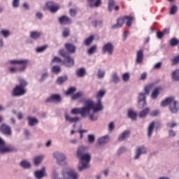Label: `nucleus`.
<instances>
[{
    "instance_id": "nucleus-57",
    "label": "nucleus",
    "mask_w": 179,
    "mask_h": 179,
    "mask_svg": "<svg viewBox=\"0 0 179 179\" xmlns=\"http://www.w3.org/2000/svg\"><path fill=\"white\" fill-rule=\"evenodd\" d=\"M87 141L89 143H94V141H96V137L93 134H89L87 136Z\"/></svg>"
},
{
    "instance_id": "nucleus-8",
    "label": "nucleus",
    "mask_w": 179,
    "mask_h": 179,
    "mask_svg": "<svg viewBox=\"0 0 179 179\" xmlns=\"http://www.w3.org/2000/svg\"><path fill=\"white\" fill-rule=\"evenodd\" d=\"M148 153V148L145 145L137 146L135 151L134 160H138L142 156V155H146Z\"/></svg>"
},
{
    "instance_id": "nucleus-16",
    "label": "nucleus",
    "mask_w": 179,
    "mask_h": 179,
    "mask_svg": "<svg viewBox=\"0 0 179 179\" xmlns=\"http://www.w3.org/2000/svg\"><path fill=\"white\" fill-rule=\"evenodd\" d=\"M146 94L141 92L138 94V104L141 108L146 106Z\"/></svg>"
},
{
    "instance_id": "nucleus-6",
    "label": "nucleus",
    "mask_w": 179,
    "mask_h": 179,
    "mask_svg": "<svg viewBox=\"0 0 179 179\" xmlns=\"http://www.w3.org/2000/svg\"><path fill=\"white\" fill-rule=\"evenodd\" d=\"M78 159L81 163V165L78 166V170L79 171H84V170H86V169L89 167V163H90L92 155L88 152L81 157H78Z\"/></svg>"
},
{
    "instance_id": "nucleus-31",
    "label": "nucleus",
    "mask_w": 179,
    "mask_h": 179,
    "mask_svg": "<svg viewBox=\"0 0 179 179\" xmlns=\"http://www.w3.org/2000/svg\"><path fill=\"white\" fill-rule=\"evenodd\" d=\"M129 135H131V131H129V130H125L121 134H120L118 137V141L122 142V141H125V139L129 138Z\"/></svg>"
},
{
    "instance_id": "nucleus-44",
    "label": "nucleus",
    "mask_w": 179,
    "mask_h": 179,
    "mask_svg": "<svg viewBox=\"0 0 179 179\" xmlns=\"http://www.w3.org/2000/svg\"><path fill=\"white\" fill-rule=\"evenodd\" d=\"M94 40V36L93 35L89 36L87 39L84 41L85 45L89 46Z\"/></svg>"
},
{
    "instance_id": "nucleus-45",
    "label": "nucleus",
    "mask_w": 179,
    "mask_h": 179,
    "mask_svg": "<svg viewBox=\"0 0 179 179\" xmlns=\"http://www.w3.org/2000/svg\"><path fill=\"white\" fill-rule=\"evenodd\" d=\"M68 80V76H60L57 80V85H62L64 82H66Z\"/></svg>"
},
{
    "instance_id": "nucleus-7",
    "label": "nucleus",
    "mask_w": 179,
    "mask_h": 179,
    "mask_svg": "<svg viewBox=\"0 0 179 179\" xmlns=\"http://www.w3.org/2000/svg\"><path fill=\"white\" fill-rule=\"evenodd\" d=\"M53 157L56 159V162L59 166L66 165V155L63 152L57 151L53 153Z\"/></svg>"
},
{
    "instance_id": "nucleus-61",
    "label": "nucleus",
    "mask_w": 179,
    "mask_h": 179,
    "mask_svg": "<svg viewBox=\"0 0 179 179\" xmlns=\"http://www.w3.org/2000/svg\"><path fill=\"white\" fill-rule=\"evenodd\" d=\"M150 89H152V85L145 86L144 88V91H145L144 94H146V95L149 94L150 92Z\"/></svg>"
},
{
    "instance_id": "nucleus-64",
    "label": "nucleus",
    "mask_w": 179,
    "mask_h": 179,
    "mask_svg": "<svg viewBox=\"0 0 179 179\" xmlns=\"http://www.w3.org/2000/svg\"><path fill=\"white\" fill-rule=\"evenodd\" d=\"M46 49H47V46H41L36 48V52H44V51H45Z\"/></svg>"
},
{
    "instance_id": "nucleus-37",
    "label": "nucleus",
    "mask_w": 179,
    "mask_h": 179,
    "mask_svg": "<svg viewBox=\"0 0 179 179\" xmlns=\"http://www.w3.org/2000/svg\"><path fill=\"white\" fill-rule=\"evenodd\" d=\"M160 93V88L156 87L151 94V99L152 100H156L157 97H159V94Z\"/></svg>"
},
{
    "instance_id": "nucleus-11",
    "label": "nucleus",
    "mask_w": 179,
    "mask_h": 179,
    "mask_svg": "<svg viewBox=\"0 0 179 179\" xmlns=\"http://www.w3.org/2000/svg\"><path fill=\"white\" fill-rule=\"evenodd\" d=\"M26 92V88H22L20 86L16 85L13 90L12 96L14 97H20V96H24Z\"/></svg>"
},
{
    "instance_id": "nucleus-62",
    "label": "nucleus",
    "mask_w": 179,
    "mask_h": 179,
    "mask_svg": "<svg viewBox=\"0 0 179 179\" xmlns=\"http://www.w3.org/2000/svg\"><path fill=\"white\" fill-rule=\"evenodd\" d=\"M70 30L69 28H65L63 31V37H68V36H69V33H70Z\"/></svg>"
},
{
    "instance_id": "nucleus-13",
    "label": "nucleus",
    "mask_w": 179,
    "mask_h": 179,
    "mask_svg": "<svg viewBox=\"0 0 179 179\" xmlns=\"http://www.w3.org/2000/svg\"><path fill=\"white\" fill-rule=\"evenodd\" d=\"M45 6L51 13H55L59 10V6L56 5L55 3L52 1H50L45 3Z\"/></svg>"
},
{
    "instance_id": "nucleus-60",
    "label": "nucleus",
    "mask_w": 179,
    "mask_h": 179,
    "mask_svg": "<svg viewBox=\"0 0 179 179\" xmlns=\"http://www.w3.org/2000/svg\"><path fill=\"white\" fill-rule=\"evenodd\" d=\"M23 9H24V10H30V4H29V3L27 2H24L22 5Z\"/></svg>"
},
{
    "instance_id": "nucleus-46",
    "label": "nucleus",
    "mask_w": 179,
    "mask_h": 179,
    "mask_svg": "<svg viewBox=\"0 0 179 179\" xmlns=\"http://www.w3.org/2000/svg\"><path fill=\"white\" fill-rule=\"evenodd\" d=\"M129 79H131V75L129 74V73H124L122 75V80H123V82H129Z\"/></svg>"
},
{
    "instance_id": "nucleus-10",
    "label": "nucleus",
    "mask_w": 179,
    "mask_h": 179,
    "mask_svg": "<svg viewBox=\"0 0 179 179\" xmlns=\"http://www.w3.org/2000/svg\"><path fill=\"white\" fill-rule=\"evenodd\" d=\"M13 150H15V147H13V145H5V141L1 140V142L0 143V153L1 155H4V153H9L10 152H13Z\"/></svg>"
},
{
    "instance_id": "nucleus-1",
    "label": "nucleus",
    "mask_w": 179,
    "mask_h": 179,
    "mask_svg": "<svg viewBox=\"0 0 179 179\" xmlns=\"http://www.w3.org/2000/svg\"><path fill=\"white\" fill-rule=\"evenodd\" d=\"M30 63L29 59H11L8 62L10 65H21L20 67L10 66L8 72L10 73H17V72H24L27 69V66Z\"/></svg>"
},
{
    "instance_id": "nucleus-12",
    "label": "nucleus",
    "mask_w": 179,
    "mask_h": 179,
    "mask_svg": "<svg viewBox=\"0 0 179 179\" xmlns=\"http://www.w3.org/2000/svg\"><path fill=\"white\" fill-rule=\"evenodd\" d=\"M62 97L59 94H53L46 99V103H61Z\"/></svg>"
},
{
    "instance_id": "nucleus-18",
    "label": "nucleus",
    "mask_w": 179,
    "mask_h": 179,
    "mask_svg": "<svg viewBox=\"0 0 179 179\" xmlns=\"http://www.w3.org/2000/svg\"><path fill=\"white\" fill-rule=\"evenodd\" d=\"M124 23H125V16L120 17L117 18V23L112 26V29L113 30H117V29H120V27H122Z\"/></svg>"
},
{
    "instance_id": "nucleus-52",
    "label": "nucleus",
    "mask_w": 179,
    "mask_h": 179,
    "mask_svg": "<svg viewBox=\"0 0 179 179\" xmlns=\"http://www.w3.org/2000/svg\"><path fill=\"white\" fill-rule=\"evenodd\" d=\"M76 92V88L75 87H70L66 92V96H70V94H73Z\"/></svg>"
},
{
    "instance_id": "nucleus-25",
    "label": "nucleus",
    "mask_w": 179,
    "mask_h": 179,
    "mask_svg": "<svg viewBox=\"0 0 179 179\" xmlns=\"http://www.w3.org/2000/svg\"><path fill=\"white\" fill-rule=\"evenodd\" d=\"M87 148L83 145L80 146L77 150V157H80L84 156V155H87Z\"/></svg>"
},
{
    "instance_id": "nucleus-56",
    "label": "nucleus",
    "mask_w": 179,
    "mask_h": 179,
    "mask_svg": "<svg viewBox=\"0 0 179 179\" xmlns=\"http://www.w3.org/2000/svg\"><path fill=\"white\" fill-rule=\"evenodd\" d=\"M177 10H178V7L176 5L172 6L170 9V15H176Z\"/></svg>"
},
{
    "instance_id": "nucleus-15",
    "label": "nucleus",
    "mask_w": 179,
    "mask_h": 179,
    "mask_svg": "<svg viewBox=\"0 0 179 179\" xmlns=\"http://www.w3.org/2000/svg\"><path fill=\"white\" fill-rule=\"evenodd\" d=\"M99 111L101 110H96L94 112V106H93L90 108L89 113H86V115L90 117L91 121H97V120H99V115H96V113H99Z\"/></svg>"
},
{
    "instance_id": "nucleus-9",
    "label": "nucleus",
    "mask_w": 179,
    "mask_h": 179,
    "mask_svg": "<svg viewBox=\"0 0 179 179\" xmlns=\"http://www.w3.org/2000/svg\"><path fill=\"white\" fill-rule=\"evenodd\" d=\"M103 54L113 55L114 54V44L111 42H108L102 46Z\"/></svg>"
},
{
    "instance_id": "nucleus-53",
    "label": "nucleus",
    "mask_w": 179,
    "mask_h": 179,
    "mask_svg": "<svg viewBox=\"0 0 179 179\" xmlns=\"http://www.w3.org/2000/svg\"><path fill=\"white\" fill-rule=\"evenodd\" d=\"M125 152H127V148L122 146L118 148L117 155V156H121V155H122V153H125Z\"/></svg>"
},
{
    "instance_id": "nucleus-30",
    "label": "nucleus",
    "mask_w": 179,
    "mask_h": 179,
    "mask_svg": "<svg viewBox=\"0 0 179 179\" xmlns=\"http://www.w3.org/2000/svg\"><path fill=\"white\" fill-rule=\"evenodd\" d=\"M173 100H174V97L173 96H170L165 99L161 102V107H167V106H171Z\"/></svg>"
},
{
    "instance_id": "nucleus-32",
    "label": "nucleus",
    "mask_w": 179,
    "mask_h": 179,
    "mask_svg": "<svg viewBox=\"0 0 179 179\" xmlns=\"http://www.w3.org/2000/svg\"><path fill=\"white\" fill-rule=\"evenodd\" d=\"M59 166H53L52 172V178L61 179L58 177V176L59 175Z\"/></svg>"
},
{
    "instance_id": "nucleus-50",
    "label": "nucleus",
    "mask_w": 179,
    "mask_h": 179,
    "mask_svg": "<svg viewBox=\"0 0 179 179\" xmlns=\"http://www.w3.org/2000/svg\"><path fill=\"white\" fill-rule=\"evenodd\" d=\"M96 51H97V45H94L90 48V49L87 51V53L89 55H93V54H94Z\"/></svg>"
},
{
    "instance_id": "nucleus-2",
    "label": "nucleus",
    "mask_w": 179,
    "mask_h": 179,
    "mask_svg": "<svg viewBox=\"0 0 179 179\" xmlns=\"http://www.w3.org/2000/svg\"><path fill=\"white\" fill-rule=\"evenodd\" d=\"M106 96V90H99L95 95V97L97 100V102H94L92 100H87V102H90L92 104V107L94 108V111H103V103H101V100L103 99V97Z\"/></svg>"
},
{
    "instance_id": "nucleus-19",
    "label": "nucleus",
    "mask_w": 179,
    "mask_h": 179,
    "mask_svg": "<svg viewBox=\"0 0 179 179\" xmlns=\"http://www.w3.org/2000/svg\"><path fill=\"white\" fill-rule=\"evenodd\" d=\"M1 131L4 135H6V136H10L12 135V129L7 124L1 125Z\"/></svg>"
},
{
    "instance_id": "nucleus-24",
    "label": "nucleus",
    "mask_w": 179,
    "mask_h": 179,
    "mask_svg": "<svg viewBox=\"0 0 179 179\" xmlns=\"http://www.w3.org/2000/svg\"><path fill=\"white\" fill-rule=\"evenodd\" d=\"M27 121L29 127H36V125H38V119L35 117L28 116Z\"/></svg>"
},
{
    "instance_id": "nucleus-54",
    "label": "nucleus",
    "mask_w": 179,
    "mask_h": 179,
    "mask_svg": "<svg viewBox=\"0 0 179 179\" xmlns=\"http://www.w3.org/2000/svg\"><path fill=\"white\" fill-rule=\"evenodd\" d=\"M1 34H2L5 38H8V37L10 36V31H9V30L3 29L1 31Z\"/></svg>"
},
{
    "instance_id": "nucleus-27",
    "label": "nucleus",
    "mask_w": 179,
    "mask_h": 179,
    "mask_svg": "<svg viewBox=\"0 0 179 179\" xmlns=\"http://www.w3.org/2000/svg\"><path fill=\"white\" fill-rule=\"evenodd\" d=\"M127 117L132 121H136L138 113L132 109H129L127 110Z\"/></svg>"
},
{
    "instance_id": "nucleus-48",
    "label": "nucleus",
    "mask_w": 179,
    "mask_h": 179,
    "mask_svg": "<svg viewBox=\"0 0 179 179\" xmlns=\"http://www.w3.org/2000/svg\"><path fill=\"white\" fill-rule=\"evenodd\" d=\"M171 62L172 65H178V64H179V55L173 56L171 59Z\"/></svg>"
},
{
    "instance_id": "nucleus-38",
    "label": "nucleus",
    "mask_w": 179,
    "mask_h": 179,
    "mask_svg": "<svg viewBox=\"0 0 179 179\" xmlns=\"http://www.w3.org/2000/svg\"><path fill=\"white\" fill-rule=\"evenodd\" d=\"M43 160H44V155L36 156L34 159V164H35V166H38Z\"/></svg>"
},
{
    "instance_id": "nucleus-23",
    "label": "nucleus",
    "mask_w": 179,
    "mask_h": 179,
    "mask_svg": "<svg viewBox=\"0 0 179 179\" xmlns=\"http://www.w3.org/2000/svg\"><path fill=\"white\" fill-rule=\"evenodd\" d=\"M143 62V50H139L136 54V63L141 64Z\"/></svg>"
},
{
    "instance_id": "nucleus-3",
    "label": "nucleus",
    "mask_w": 179,
    "mask_h": 179,
    "mask_svg": "<svg viewBox=\"0 0 179 179\" xmlns=\"http://www.w3.org/2000/svg\"><path fill=\"white\" fill-rule=\"evenodd\" d=\"M90 108H92V102H87V101H86L84 107L71 109V114H72V115L80 114L81 117H86V114H89V110H90Z\"/></svg>"
},
{
    "instance_id": "nucleus-28",
    "label": "nucleus",
    "mask_w": 179,
    "mask_h": 179,
    "mask_svg": "<svg viewBox=\"0 0 179 179\" xmlns=\"http://www.w3.org/2000/svg\"><path fill=\"white\" fill-rule=\"evenodd\" d=\"M155 125H156L155 122H152L148 125V130H147V136H148V138H150V136H152V135H153V131H155Z\"/></svg>"
},
{
    "instance_id": "nucleus-49",
    "label": "nucleus",
    "mask_w": 179,
    "mask_h": 179,
    "mask_svg": "<svg viewBox=\"0 0 179 179\" xmlns=\"http://www.w3.org/2000/svg\"><path fill=\"white\" fill-rule=\"evenodd\" d=\"M169 44L171 47H176V45H178L179 40L177 38H173L170 40Z\"/></svg>"
},
{
    "instance_id": "nucleus-40",
    "label": "nucleus",
    "mask_w": 179,
    "mask_h": 179,
    "mask_svg": "<svg viewBox=\"0 0 179 179\" xmlns=\"http://www.w3.org/2000/svg\"><path fill=\"white\" fill-rule=\"evenodd\" d=\"M148 113H150V108H145L140 112L138 115L141 118H145Z\"/></svg>"
},
{
    "instance_id": "nucleus-34",
    "label": "nucleus",
    "mask_w": 179,
    "mask_h": 179,
    "mask_svg": "<svg viewBox=\"0 0 179 179\" xmlns=\"http://www.w3.org/2000/svg\"><path fill=\"white\" fill-rule=\"evenodd\" d=\"M108 141H110V137L108 136H103L99 138L97 142L99 145H106V143H108Z\"/></svg>"
},
{
    "instance_id": "nucleus-63",
    "label": "nucleus",
    "mask_w": 179,
    "mask_h": 179,
    "mask_svg": "<svg viewBox=\"0 0 179 179\" xmlns=\"http://www.w3.org/2000/svg\"><path fill=\"white\" fill-rule=\"evenodd\" d=\"M177 125H178V123H177L174 121L168 123L169 128H176V127H177Z\"/></svg>"
},
{
    "instance_id": "nucleus-35",
    "label": "nucleus",
    "mask_w": 179,
    "mask_h": 179,
    "mask_svg": "<svg viewBox=\"0 0 179 179\" xmlns=\"http://www.w3.org/2000/svg\"><path fill=\"white\" fill-rule=\"evenodd\" d=\"M171 79L175 82H179V69H175L172 71Z\"/></svg>"
},
{
    "instance_id": "nucleus-59",
    "label": "nucleus",
    "mask_w": 179,
    "mask_h": 179,
    "mask_svg": "<svg viewBox=\"0 0 179 179\" xmlns=\"http://www.w3.org/2000/svg\"><path fill=\"white\" fill-rule=\"evenodd\" d=\"M47 78H48V73L45 72L41 75V77L39 79V82H44Z\"/></svg>"
},
{
    "instance_id": "nucleus-17",
    "label": "nucleus",
    "mask_w": 179,
    "mask_h": 179,
    "mask_svg": "<svg viewBox=\"0 0 179 179\" xmlns=\"http://www.w3.org/2000/svg\"><path fill=\"white\" fill-rule=\"evenodd\" d=\"M89 8H100L103 1L101 0H87Z\"/></svg>"
},
{
    "instance_id": "nucleus-58",
    "label": "nucleus",
    "mask_w": 179,
    "mask_h": 179,
    "mask_svg": "<svg viewBox=\"0 0 179 179\" xmlns=\"http://www.w3.org/2000/svg\"><path fill=\"white\" fill-rule=\"evenodd\" d=\"M114 3H115V1L114 0H108V10L109 12H112L113 11V9H114Z\"/></svg>"
},
{
    "instance_id": "nucleus-41",
    "label": "nucleus",
    "mask_w": 179,
    "mask_h": 179,
    "mask_svg": "<svg viewBox=\"0 0 179 179\" xmlns=\"http://www.w3.org/2000/svg\"><path fill=\"white\" fill-rule=\"evenodd\" d=\"M20 166H21L22 169H30V167H31V164L28 161L24 160L20 162Z\"/></svg>"
},
{
    "instance_id": "nucleus-33",
    "label": "nucleus",
    "mask_w": 179,
    "mask_h": 179,
    "mask_svg": "<svg viewBox=\"0 0 179 179\" xmlns=\"http://www.w3.org/2000/svg\"><path fill=\"white\" fill-rule=\"evenodd\" d=\"M110 78L113 83H115V85H117V83H120V76H118V73L117 72H113L111 74Z\"/></svg>"
},
{
    "instance_id": "nucleus-22",
    "label": "nucleus",
    "mask_w": 179,
    "mask_h": 179,
    "mask_svg": "<svg viewBox=\"0 0 179 179\" xmlns=\"http://www.w3.org/2000/svg\"><path fill=\"white\" fill-rule=\"evenodd\" d=\"M41 36H43L41 31H32L29 32V37L32 38V40H38Z\"/></svg>"
},
{
    "instance_id": "nucleus-14",
    "label": "nucleus",
    "mask_w": 179,
    "mask_h": 179,
    "mask_svg": "<svg viewBox=\"0 0 179 179\" xmlns=\"http://www.w3.org/2000/svg\"><path fill=\"white\" fill-rule=\"evenodd\" d=\"M169 108L172 114H177L179 111V101L173 99V101L171 102V105H169Z\"/></svg>"
},
{
    "instance_id": "nucleus-43",
    "label": "nucleus",
    "mask_w": 179,
    "mask_h": 179,
    "mask_svg": "<svg viewBox=\"0 0 179 179\" xmlns=\"http://www.w3.org/2000/svg\"><path fill=\"white\" fill-rule=\"evenodd\" d=\"M104 76H106V70L103 69H98L97 77L98 79H104Z\"/></svg>"
},
{
    "instance_id": "nucleus-47",
    "label": "nucleus",
    "mask_w": 179,
    "mask_h": 179,
    "mask_svg": "<svg viewBox=\"0 0 179 179\" xmlns=\"http://www.w3.org/2000/svg\"><path fill=\"white\" fill-rule=\"evenodd\" d=\"M11 6L14 9H17L20 6V0H12Z\"/></svg>"
},
{
    "instance_id": "nucleus-21",
    "label": "nucleus",
    "mask_w": 179,
    "mask_h": 179,
    "mask_svg": "<svg viewBox=\"0 0 179 179\" xmlns=\"http://www.w3.org/2000/svg\"><path fill=\"white\" fill-rule=\"evenodd\" d=\"M59 22L62 25L71 24L72 23V20L66 15H62L59 18Z\"/></svg>"
},
{
    "instance_id": "nucleus-42",
    "label": "nucleus",
    "mask_w": 179,
    "mask_h": 179,
    "mask_svg": "<svg viewBox=\"0 0 179 179\" xmlns=\"http://www.w3.org/2000/svg\"><path fill=\"white\" fill-rule=\"evenodd\" d=\"M19 85H17V86H20V87H22V89H26V86H27L28 83L27 81L23 78H20L19 80Z\"/></svg>"
},
{
    "instance_id": "nucleus-4",
    "label": "nucleus",
    "mask_w": 179,
    "mask_h": 179,
    "mask_svg": "<svg viewBox=\"0 0 179 179\" xmlns=\"http://www.w3.org/2000/svg\"><path fill=\"white\" fill-rule=\"evenodd\" d=\"M59 55L64 58L62 64L65 65V66L67 68H72V66L75 65V61L73 60V58L71 57L69 52L64 50H60Z\"/></svg>"
},
{
    "instance_id": "nucleus-20",
    "label": "nucleus",
    "mask_w": 179,
    "mask_h": 179,
    "mask_svg": "<svg viewBox=\"0 0 179 179\" xmlns=\"http://www.w3.org/2000/svg\"><path fill=\"white\" fill-rule=\"evenodd\" d=\"M64 118L67 122H70L71 124L79 122L80 121V117L76 116V117H71V115L66 114L64 115Z\"/></svg>"
},
{
    "instance_id": "nucleus-51",
    "label": "nucleus",
    "mask_w": 179,
    "mask_h": 179,
    "mask_svg": "<svg viewBox=\"0 0 179 179\" xmlns=\"http://www.w3.org/2000/svg\"><path fill=\"white\" fill-rule=\"evenodd\" d=\"M83 96V93L82 92H78L71 96V100H77V99H80Z\"/></svg>"
},
{
    "instance_id": "nucleus-39",
    "label": "nucleus",
    "mask_w": 179,
    "mask_h": 179,
    "mask_svg": "<svg viewBox=\"0 0 179 179\" xmlns=\"http://www.w3.org/2000/svg\"><path fill=\"white\" fill-rule=\"evenodd\" d=\"M76 75L78 78H83L86 75V69L80 68L76 71Z\"/></svg>"
},
{
    "instance_id": "nucleus-5",
    "label": "nucleus",
    "mask_w": 179,
    "mask_h": 179,
    "mask_svg": "<svg viewBox=\"0 0 179 179\" xmlns=\"http://www.w3.org/2000/svg\"><path fill=\"white\" fill-rule=\"evenodd\" d=\"M61 179H78L79 173L72 168H64L62 171Z\"/></svg>"
},
{
    "instance_id": "nucleus-26",
    "label": "nucleus",
    "mask_w": 179,
    "mask_h": 179,
    "mask_svg": "<svg viewBox=\"0 0 179 179\" xmlns=\"http://www.w3.org/2000/svg\"><path fill=\"white\" fill-rule=\"evenodd\" d=\"M35 178L36 179H41L45 176V168L43 167L39 171H36L34 173Z\"/></svg>"
},
{
    "instance_id": "nucleus-36",
    "label": "nucleus",
    "mask_w": 179,
    "mask_h": 179,
    "mask_svg": "<svg viewBox=\"0 0 179 179\" xmlns=\"http://www.w3.org/2000/svg\"><path fill=\"white\" fill-rule=\"evenodd\" d=\"M124 22H126V26L131 27L132 26V22H134V17L124 16Z\"/></svg>"
},
{
    "instance_id": "nucleus-29",
    "label": "nucleus",
    "mask_w": 179,
    "mask_h": 179,
    "mask_svg": "<svg viewBox=\"0 0 179 179\" xmlns=\"http://www.w3.org/2000/svg\"><path fill=\"white\" fill-rule=\"evenodd\" d=\"M65 48L70 54H75V52H76V46L72 43H66Z\"/></svg>"
},
{
    "instance_id": "nucleus-55",
    "label": "nucleus",
    "mask_w": 179,
    "mask_h": 179,
    "mask_svg": "<svg viewBox=\"0 0 179 179\" xmlns=\"http://www.w3.org/2000/svg\"><path fill=\"white\" fill-rule=\"evenodd\" d=\"M52 72L53 73H59V72H61V66H53L52 67Z\"/></svg>"
}]
</instances>
